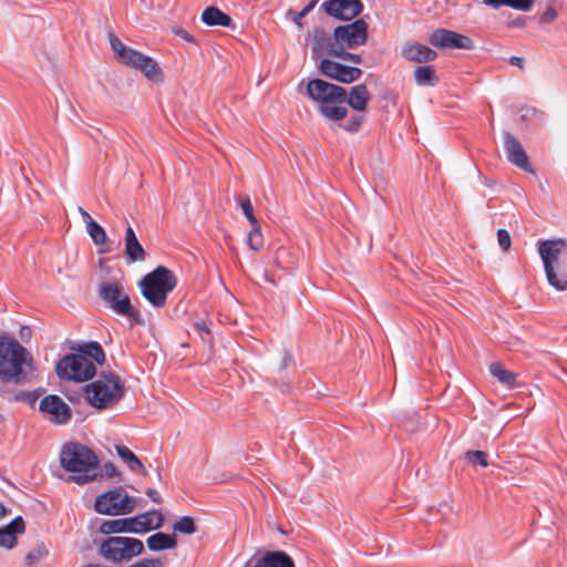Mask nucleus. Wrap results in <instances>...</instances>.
I'll return each mask as SVG.
<instances>
[{"label":"nucleus","instance_id":"obj_1","mask_svg":"<svg viewBox=\"0 0 567 567\" xmlns=\"http://www.w3.org/2000/svg\"><path fill=\"white\" fill-rule=\"evenodd\" d=\"M33 371L32 354L14 338L0 336V379L20 384L28 381Z\"/></svg>","mask_w":567,"mask_h":567},{"label":"nucleus","instance_id":"obj_2","mask_svg":"<svg viewBox=\"0 0 567 567\" xmlns=\"http://www.w3.org/2000/svg\"><path fill=\"white\" fill-rule=\"evenodd\" d=\"M60 463L66 472L75 474L70 480L76 484H85L97 476L95 473L99 466L97 456L83 444L76 442L64 444L60 452Z\"/></svg>","mask_w":567,"mask_h":567},{"label":"nucleus","instance_id":"obj_3","mask_svg":"<svg viewBox=\"0 0 567 567\" xmlns=\"http://www.w3.org/2000/svg\"><path fill=\"white\" fill-rule=\"evenodd\" d=\"M124 383L112 372H101L99 379L83 386L86 402L97 409L106 410L115 406L124 396Z\"/></svg>","mask_w":567,"mask_h":567},{"label":"nucleus","instance_id":"obj_4","mask_svg":"<svg viewBox=\"0 0 567 567\" xmlns=\"http://www.w3.org/2000/svg\"><path fill=\"white\" fill-rule=\"evenodd\" d=\"M176 285L177 278L165 266H157L138 281L142 296L154 308H163L166 305L167 296Z\"/></svg>","mask_w":567,"mask_h":567},{"label":"nucleus","instance_id":"obj_5","mask_svg":"<svg viewBox=\"0 0 567 567\" xmlns=\"http://www.w3.org/2000/svg\"><path fill=\"white\" fill-rule=\"evenodd\" d=\"M143 551V542L127 536H110L99 546V555L113 564L130 561Z\"/></svg>","mask_w":567,"mask_h":567},{"label":"nucleus","instance_id":"obj_6","mask_svg":"<svg viewBox=\"0 0 567 567\" xmlns=\"http://www.w3.org/2000/svg\"><path fill=\"white\" fill-rule=\"evenodd\" d=\"M99 296L115 313L125 316L137 324H144V319L133 307L130 296L120 281L112 280L101 284Z\"/></svg>","mask_w":567,"mask_h":567},{"label":"nucleus","instance_id":"obj_7","mask_svg":"<svg viewBox=\"0 0 567 567\" xmlns=\"http://www.w3.org/2000/svg\"><path fill=\"white\" fill-rule=\"evenodd\" d=\"M55 371L62 380L84 382L96 374V367L84 354L71 353L58 362Z\"/></svg>","mask_w":567,"mask_h":567},{"label":"nucleus","instance_id":"obj_8","mask_svg":"<svg viewBox=\"0 0 567 567\" xmlns=\"http://www.w3.org/2000/svg\"><path fill=\"white\" fill-rule=\"evenodd\" d=\"M566 246V241L559 239H548L538 241V251L544 264L548 284L557 290H567V278L558 277L555 271V264Z\"/></svg>","mask_w":567,"mask_h":567},{"label":"nucleus","instance_id":"obj_9","mask_svg":"<svg viewBox=\"0 0 567 567\" xmlns=\"http://www.w3.org/2000/svg\"><path fill=\"white\" fill-rule=\"evenodd\" d=\"M135 505V498L124 494L120 487L99 495L95 499L94 508L99 514L120 516L132 513Z\"/></svg>","mask_w":567,"mask_h":567},{"label":"nucleus","instance_id":"obj_10","mask_svg":"<svg viewBox=\"0 0 567 567\" xmlns=\"http://www.w3.org/2000/svg\"><path fill=\"white\" fill-rule=\"evenodd\" d=\"M333 50L355 49L368 40V23L363 19H358L351 23L339 25L333 30Z\"/></svg>","mask_w":567,"mask_h":567},{"label":"nucleus","instance_id":"obj_11","mask_svg":"<svg viewBox=\"0 0 567 567\" xmlns=\"http://www.w3.org/2000/svg\"><path fill=\"white\" fill-rule=\"evenodd\" d=\"M307 94L319 105L344 103L347 100L346 89L320 79H313L308 82Z\"/></svg>","mask_w":567,"mask_h":567},{"label":"nucleus","instance_id":"obj_12","mask_svg":"<svg viewBox=\"0 0 567 567\" xmlns=\"http://www.w3.org/2000/svg\"><path fill=\"white\" fill-rule=\"evenodd\" d=\"M39 411L48 421L56 425L66 424L72 417L70 406L55 394L44 396L40 401Z\"/></svg>","mask_w":567,"mask_h":567},{"label":"nucleus","instance_id":"obj_13","mask_svg":"<svg viewBox=\"0 0 567 567\" xmlns=\"http://www.w3.org/2000/svg\"><path fill=\"white\" fill-rule=\"evenodd\" d=\"M319 70L323 75L346 84L359 80L362 75L361 69L343 65L329 59L321 60Z\"/></svg>","mask_w":567,"mask_h":567},{"label":"nucleus","instance_id":"obj_14","mask_svg":"<svg viewBox=\"0 0 567 567\" xmlns=\"http://www.w3.org/2000/svg\"><path fill=\"white\" fill-rule=\"evenodd\" d=\"M322 8L330 17L349 21L362 12L363 3L361 0H328L322 3Z\"/></svg>","mask_w":567,"mask_h":567},{"label":"nucleus","instance_id":"obj_15","mask_svg":"<svg viewBox=\"0 0 567 567\" xmlns=\"http://www.w3.org/2000/svg\"><path fill=\"white\" fill-rule=\"evenodd\" d=\"M504 150L507 159L520 169L534 173V168L529 164L528 156L520 142L509 132H504Z\"/></svg>","mask_w":567,"mask_h":567},{"label":"nucleus","instance_id":"obj_16","mask_svg":"<svg viewBox=\"0 0 567 567\" xmlns=\"http://www.w3.org/2000/svg\"><path fill=\"white\" fill-rule=\"evenodd\" d=\"M125 255L130 262H142L146 259V252L138 241L134 229L128 226L125 230Z\"/></svg>","mask_w":567,"mask_h":567},{"label":"nucleus","instance_id":"obj_17","mask_svg":"<svg viewBox=\"0 0 567 567\" xmlns=\"http://www.w3.org/2000/svg\"><path fill=\"white\" fill-rule=\"evenodd\" d=\"M25 525L22 517H16L3 528H0V547L8 549L17 545V535L24 533Z\"/></svg>","mask_w":567,"mask_h":567},{"label":"nucleus","instance_id":"obj_18","mask_svg":"<svg viewBox=\"0 0 567 567\" xmlns=\"http://www.w3.org/2000/svg\"><path fill=\"white\" fill-rule=\"evenodd\" d=\"M311 42L312 55L315 58L322 54L332 55V50L334 49V39H331L324 30L320 28L315 29L311 33Z\"/></svg>","mask_w":567,"mask_h":567},{"label":"nucleus","instance_id":"obj_19","mask_svg":"<svg viewBox=\"0 0 567 567\" xmlns=\"http://www.w3.org/2000/svg\"><path fill=\"white\" fill-rule=\"evenodd\" d=\"M429 41L439 49L461 48V34L445 29L433 31L429 37Z\"/></svg>","mask_w":567,"mask_h":567},{"label":"nucleus","instance_id":"obj_20","mask_svg":"<svg viewBox=\"0 0 567 567\" xmlns=\"http://www.w3.org/2000/svg\"><path fill=\"white\" fill-rule=\"evenodd\" d=\"M402 55L413 62H429L436 58V52L429 47L420 43H408L402 49Z\"/></svg>","mask_w":567,"mask_h":567},{"label":"nucleus","instance_id":"obj_21","mask_svg":"<svg viewBox=\"0 0 567 567\" xmlns=\"http://www.w3.org/2000/svg\"><path fill=\"white\" fill-rule=\"evenodd\" d=\"M371 95L365 84H359L351 87L349 94L347 93L346 103L358 112H363L367 109Z\"/></svg>","mask_w":567,"mask_h":567},{"label":"nucleus","instance_id":"obj_22","mask_svg":"<svg viewBox=\"0 0 567 567\" xmlns=\"http://www.w3.org/2000/svg\"><path fill=\"white\" fill-rule=\"evenodd\" d=\"M254 567H295L293 560L285 551H267Z\"/></svg>","mask_w":567,"mask_h":567},{"label":"nucleus","instance_id":"obj_23","mask_svg":"<svg viewBox=\"0 0 567 567\" xmlns=\"http://www.w3.org/2000/svg\"><path fill=\"white\" fill-rule=\"evenodd\" d=\"M491 374L502 384L506 385L509 389L517 388L518 375L509 370H507L502 363L494 362L489 365Z\"/></svg>","mask_w":567,"mask_h":567},{"label":"nucleus","instance_id":"obj_24","mask_svg":"<svg viewBox=\"0 0 567 567\" xmlns=\"http://www.w3.org/2000/svg\"><path fill=\"white\" fill-rule=\"evenodd\" d=\"M202 21L207 25L231 27V18L216 7H208L202 13Z\"/></svg>","mask_w":567,"mask_h":567},{"label":"nucleus","instance_id":"obj_25","mask_svg":"<svg viewBox=\"0 0 567 567\" xmlns=\"http://www.w3.org/2000/svg\"><path fill=\"white\" fill-rule=\"evenodd\" d=\"M146 545L151 550L157 551L175 548L177 540L175 535L156 533L146 539Z\"/></svg>","mask_w":567,"mask_h":567},{"label":"nucleus","instance_id":"obj_26","mask_svg":"<svg viewBox=\"0 0 567 567\" xmlns=\"http://www.w3.org/2000/svg\"><path fill=\"white\" fill-rule=\"evenodd\" d=\"M76 350L79 354H84L94 364L96 363L102 365L105 361L104 350L99 342L91 341L80 344Z\"/></svg>","mask_w":567,"mask_h":567},{"label":"nucleus","instance_id":"obj_27","mask_svg":"<svg viewBox=\"0 0 567 567\" xmlns=\"http://www.w3.org/2000/svg\"><path fill=\"white\" fill-rule=\"evenodd\" d=\"M117 455L122 458L128 468L146 475V470L141 460L125 445H116Z\"/></svg>","mask_w":567,"mask_h":567},{"label":"nucleus","instance_id":"obj_28","mask_svg":"<svg viewBox=\"0 0 567 567\" xmlns=\"http://www.w3.org/2000/svg\"><path fill=\"white\" fill-rule=\"evenodd\" d=\"M342 103H328L319 105V112L322 116L330 121L343 120L348 114V109Z\"/></svg>","mask_w":567,"mask_h":567},{"label":"nucleus","instance_id":"obj_29","mask_svg":"<svg viewBox=\"0 0 567 567\" xmlns=\"http://www.w3.org/2000/svg\"><path fill=\"white\" fill-rule=\"evenodd\" d=\"M148 81L154 83H162L163 72L161 68L158 66L157 62L152 59L151 56L147 59V61L143 64V66L140 70Z\"/></svg>","mask_w":567,"mask_h":567},{"label":"nucleus","instance_id":"obj_30","mask_svg":"<svg viewBox=\"0 0 567 567\" xmlns=\"http://www.w3.org/2000/svg\"><path fill=\"white\" fill-rule=\"evenodd\" d=\"M100 532L105 535L117 534V533H130V527L127 525V518L105 520L101 524Z\"/></svg>","mask_w":567,"mask_h":567},{"label":"nucleus","instance_id":"obj_31","mask_svg":"<svg viewBox=\"0 0 567 567\" xmlns=\"http://www.w3.org/2000/svg\"><path fill=\"white\" fill-rule=\"evenodd\" d=\"M414 78L419 85H434V69L430 65L419 66L414 71Z\"/></svg>","mask_w":567,"mask_h":567},{"label":"nucleus","instance_id":"obj_32","mask_svg":"<svg viewBox=\"0 0 567 567\" xmlns=\"http://www.w3.org/2000/svg\"><path fill=\"white\" fill-rule=\"evenodd\" d=\"M174 533L193 535L197 532L194 519L190 516H183L173 524Z\"/></svg>","mask_w":567,"mask_h":567},{"label":"nucleus","instance_id":"obj_33","mask_svg":"<svg viewBox=\"0 0 567 567\" xmlns=\"http://www.w3.org/2000/svg\"><path fill=\"white\" fill-rule=\"evenodd\" d=\"M49 554L47 546L43 543L38 544L32 550L25 556L27 567L35 566L41 559L45 558Z\"/></svg>","mask_w":567,"mask_h":567},{"label":"nucleus","instance_id":"obj_34","mask_svg":"<svg viewBox=\"0 0 567 567\" xmlns=\"http://www.w3.org/2000/svg\"><path fill=\"white\" fill-rule=\"evenodd\" d=\"M86 230L95 245H103L107 240L106 231L95 220H90Z\"/></svg>","mask_w":567,"mask_h":567},{"label":"nucleus","instance_id":"obj_35","mask_svg":"<svg viewBox=\"0 0 567 567\" xmlns=\"http://www.w3.org/2000/svg\"><path fill=\"white\" fill-rule=\"evenodd\" d=\"M247 243L251 250L259 251L264 246V237L259 224L251 226V230L247 236Z\"/></svg>","mask_w":567,"mask_h":567},{"label":"nucleus","instance_id":"obj_36","mask_svg":"<svg viewBox=\"0 0 567 567\" xmlns=\"http://www.w3.org/2000/svg\"><path fill=\"white\" fill-rule=\"evenodd\" d=\"M465 457L468 461V463L476 467H487L488 466V455L487 453L476 450V451H467L465 453Z\"/></svg>","mask_w":567,"mask_h":567},{"label":"nucleus","instance_id":"obj_37","mask_svg":"<svg viewBox=\"0 0 567 567\" xmlns=\"http://www.w3.org/2000/svg\"><path fill=\"white\" fill-rule=\"evenodd\" d=\"M110 44L112 50L117 55L118 60L123 63L130 52H132V48L126 47L120 39H117L115 35L110 34Z\"/></svg>","mask_w":567,"mask_h":567},{"label":"nucleus","instance_id":"obj_38","mask_svg":"<svg viewBox=\"0 0 567 567\" xmlns=\"http://www.w3.org/2000/svg\"><path fill=\"white\" fill-rule=\"evenodd\" d=\"M43 392L44 389H38L34 391H20L12 398V401L24 402L33 406Z\"/></svg>","mask_w":567,"mask_h":567},{"label":"nucleus","instance_id":"obj_39","mask_svg":"<svg viewBox=\"0 0 567 567\" xmlns=\"http://www.w3.org/2000/svg\"><path fill=\"white\" fill-rule=\"evenodd\" d=\"M138 516H144V519L142 522L145 525H148V530L151 529H157L163 525L164 517L162 513L157 511L147 512L144 514H140Z\"/></svg>","mask_w":567,"mask_h":567},{"label":"nucleus","instance_id":"obj_40","mask_svg":"<svg viewBox=\"0 0 567 567\" xmlns=\"http://www.w3.org/2000/svg\"><path fill=\"white\" fill-rule=\"evenodd\" d=\"M148 58L150 56L133 49L132 52H130V54L127 55V58L125 59V61L123 63L131 66L132 69L140 71Z\"/></svg>","mask_w":567,"mask_h":567},{"label":"nucleus","instance_id":"obj_41","mask_svg":"<svg viewBox=\"0 0 567 567\" xmlns=\"http://www.w3.org/2000/svg\"><path fill=\"white\" fill-rule=\"evenodd\" d=\"M317 0H311L301 11L296 12L293 10L288 11V17L299 27L302 28V19L315 8Z\"/></svg>","mask_w":567,"mask_h":567},{"label":"nucleus","instance_id":"obj_42","mask_svg":"<svg viewBox=\"0 0 567 567\" xmlns=\"http://www.w3.org/2000/svg\"><path fill=\"white\" fill-rule=\"evenodd\" d=\"M239 205H240V207L243 209L244 215L248 219L249 224L251 226L258 225L259 223H258L257 218L254 215V207H252V204L250 202V198L248 196L241 197L239 199Z\"/></svg>","mask_w":567,"mask_h":567},{"label":"nucleus","instance_id":"obj_43","mask_svg":"<svg viewBox=\"0 0 567 567\" xmlns=\"http://www.w3.org/2000/svg\"><path fill=\"white\" fill-rule=\"evenodd\" d=\"M142 519L144 516H134L127 518V525L130 527V533L142 534L148 532V525H145Z\"/></svg>","mask_w":567,"mask_h":567},{"label":"nucleus","instance_id":"obj_44","mask_svg":"<svg viewBox=\"0 0 567 567\" xmlns=\"http://www.w3.org/2000/svg\"><path fill=\"white\" fill-rule=\"evenodd\" d=\"M497 241L503 251H507L511 248L512 239L511 235L506 229H498Z\"/></svg>","mask_w":567,"mask_h":567},{"label":"nucleus","instance_id":"obj_45","mask_svg":"<svg viewBox=\"0 0 567 567\" xmlns=\"http://www.w3.org/2000/svg\"><path fill=\"white\" fill-rule=\"evenodd\" d=\"M332 56L340 58V59H343V60H347V61H350V62H353L357 64L362 62L361 55L347 52V50H340V51L332 50Z\"/></svg>","mask_w":567,"mask_h":567},{"label":"nucleus","instance_id":"obj_46","mask_svg":"<svg viewBox=\"0 0 567 567\" xmlns=\"http://www.w3.org/2000/svg\"><path fill=\"white\" fill-rule=\"evenodd\" d=\"M363 117L361 115H354L352 116L346 125H343V128L348 132H357L361 124H362Z\"/></svg>","mask_w":567,"mask_h":567},{"label":"nucleus","instance_id":"obj_47","mask_svg":"<svg viewBox=\"0 0 567 567\" xmlns=\"http://www.w3.org/2000/svg\"><path fill=\"white\" fill-rule=\"evenodd\" d=\"M101 475L111 478L118 476L120 472L117 471L116 466L113 463L109 462L103 465L101 470Z\"/></svg>","mask_w":567,"mask_h":567},{"label":"nucleus","instance_id":"obj_48","mask_svg":"<svg viewBox=\"0 0 567 567\" xmlns=\"http://www.w3.org/2000/svg\"><path fill=\"white\" fill-rule=\"evenodd\" d=\"M511 1V8H514L516 10L522 11H528L535 0H509Z\"/></svg>","mask_w":567,"mask_h":567},{"label":"nucleus","instance_id":"obj_49","mask_svg":"<svg viewBox=\"0 0 567 567\" xmlns=\"http://www.w3.org/2000/svg\"><path fill=\"white\" fill-rule=\"evenodd\" d=\"M557 17V12L553 8H548L540 17L539 22L540 23H549Z\"/></svg>","mask_w":567,"mask_h":567},{"label":"nucleus","instance_id":"obj_50","mask_svg":"<svg viewBox=\"0 0 567 567\" xmlns=\"http://www.w3.org/2000/svg\"><path fill=\"white\" fill-rule=\"evenodd\" d=\"M173 32H174L175 35L184 39L187 42H195L193 35H190L189 32L186 31L183 28L176 27V28L173 29Z\"/></svg>","mask_w":567,"mask_h":567},{"label":"nucleus","instance_id":"obj_51","mask_svg":"<svg viewBox=\"0 0 567 567\" xmlns=\"http://www.w3.org/2000/svg\"><path fill=\"white\" fill-rule=\"evenodd\" d=\"M508 63L511 65L517 66L520 70L525 68V60L522 56L513 55L508 59Z\"/></svg>","mask_w":567,"mask_h":567},{"label":"nucleus","instance_id":"obj_52","mask_svg":"<svg viewBox=\"0 0 567 567\" xmlns=\"http://www.w3.org/2000/svg\"><path fill=\"white\" fill-rule=\"evenodd\" d=\"M32 330L28 326H22L19 331V336L22 341H28L31 338Z\"/></svg>","mask_w":567,"mask_h":567},{"label":"nucleus","instance_id":"obj_53","mask_svg":"<svg viewBox=\"0 0 567 567\" xmlns=\"http://www.w3.org/2000/svg\"><path fill=\"white\" fill-rule=\"evenodd\" d=\"M484 3L487 6H492L494 8H499L502 6H508L511 7L509 0H484Z\"/></svg>","mask_w":567,"mask_h":567},{"label":"nucleus","instance_id":"obj_54","mask_svg":"<svg viewBox=\"0 0 567 567\" xmlns=\"http://www.w3.org/2000/svg\"><path fill=\"white\" fill-rule=\"evenodd\" d=\"M146 494L154 503H162V497L156 489L150 487L147 488Z\"/></svg>","mask_w":567,"mask_h":567},{"label":"nucleus","instance_id":"obj_55","mask_svg":"<svg viewBox=\"0 0 567 567\" xmlns=\"http://www.w3.org/2000/svg\"><path fill=\"white\" fill-rule=\"evenodd\" d=\"M78 210H79L80 215L82 216V219H83V221L85 223L86 226L89 225L90 220H94L91 217V215L83 207L80 206L78 208Z\"/></svg>","mask_w":567,"mask_h":567},{"label":"nucleus","instance_id":"obj_56","mask_svg":"<svg viewBox=\"0 0 567 567\" xmlns=\"http://www.w3.org/2000/svg\"><path fill=\"white\" fill-rule=\"evenodd\" d=\"M195 329L198 330V331H203L207 334L210 333L209 329L207 328L206 323L203 321V322H196L195 323Z\"/></svg>","mask_w":567,"mask_h":567},{"label":"nucleus","instance_id":"obj_57","mask_svg":"<svg viewBox=\"0 0 567 567\" xmlns=\"http://www.w3.org/2000/svg\"><path fill=\"white\" fill-rule=\"evenodd\" d=\"M525 24L524 18H517L509 22V27H523Z\"/></svg>","mask_w":567,"mask_h":567},{"label":"nucleus","instance_id":"obj_58","mask_svg":"<svg viewBox=\"0 0 567 567\" xmlns=\"http://www.w3.org/2000/svg\"><path fill=\"white\" fill-rule=\"evenodd\" d=\"M472 48H473V41L468 37L463 35V50L472 49Z\"/></svg>","mask_w":567,"mask_h":567},{"label":"nucleus","instance_id":"obj_59","mask_svg":"<svg viewBox=\"0 0 567 567\" xmlns=\"http://www.w3.org/2000/svg\"><path fill=\"white\" fill-rule=\"evenodd\" d=\"M291 360L290 355L285 354L282 362H281V369H285L288 365V362Z\"/></svg>","mask_w":567,"mask_h":567},{"label":"nucleus","instance_id":"obj_60","mask_svg":"<svg viewBox=\"0 0 567 567\" xmlns=\"http://www.w3.org/2000/svg\"><path fill=\"white\" fill-rule=\"evenodd\" d=\"M6 515V508L4 506L0 503V517L4 516Z\"/></svg>","mask_w":567,"mask_h":567},{"label":"nucleus","instance_id":"obj_61","mask_svg":"<svg viewBox=\"0 0 567 567\" xmlns=\"http://www.w3.org/2000/svg\"><path fill=\"white\" fill-rule=\"evenodd\" d=\"M561 278H567V276H561Z\"/></svg>","mask_w":567,"mask_h":567}]
</instances>
